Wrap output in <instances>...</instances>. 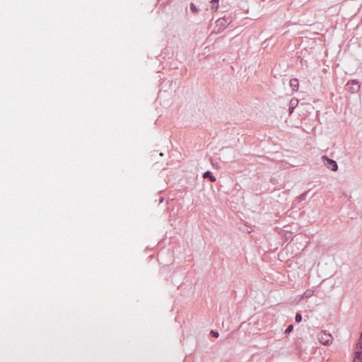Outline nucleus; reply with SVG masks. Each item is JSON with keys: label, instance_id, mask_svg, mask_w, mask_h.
<instances>
[{"label": "nucleus", "instance_id": "f257e3e1", "mask_svg": "<svg viewBox=\"0 0 362 362\" xmlns=\"http://www.w3.org/2000/svg\"><path fill=\"white\" fill-rule=\"evenodd\" d=\"M233 21V17L230 15L219 18L216 21V28H217V33L223 32L227 26H228Z\"/></svg>", "mask_w": 362, "mask_h": 362}, {"label": "nucleus", "instance_id": "f03ea898", "mask_svg": "<svg viewBox=\"0 0 362 362\" xmlns=\"http://www.w3.org/2000/svg\"><path fill=\"white\" fill-rule=\"evenodd\" d=\"M321 159L323 165L328 169L332 171H337L338 170V164L336 160L329 158L327 156H322Z\"/></svg>", "mask_w": 362, "mask_h": 362}, {"label": "nucleus", "instance_id": "7ed1b4c3", "mask_svg": "<svg viewBox=\"0 0 362 362\" xmlns=\"http://www.w3.org/2000/svg\"><path fill=\"white\" fill-rule=\"evenodd\" d=\"M346 89L351 93H356L360 90V83L357 79L349 80L346 84Z\"/></svg>", "mask_w": 362, "mask_h": 362}, {"label": "nucleus", "instance_id": "20e7f679", "mask_svg": "<svg viewBox=\"0 0 362 362\" xmlns=\"http://www.w3.org/2000/svg\"><path fill=\"white\" fill-rule=\"evenodd\" d=\"M318 339L320 343L324 345H329L333 339L332 336L330 334L327 333L320 334Z\"/></svg>", "mask_w": 362, "mask_h": 362}, {"label": "nucleus", "instance_id": "39448f33", "mask_svg": "<svg viewBox=\"0 0 362 362\" xmlns=\"http://www.w3.org/2000/svg\"><path fill=\"white\" fill-rule=\"evenodd\" d=\"M298 100L296 98H292L290 100L289 107H288L289 115H291L293 113L294 109L298 105Z\"/></svg>", "mask_w": 362, "mask_h": 362}, {"label": "nucleus", "instance_id": "423d86ee", "mask_svg": "<svg viewBox=\"0 0 362 362\" xmlns=\"http://www.w3.org/2000/svg\"><path fill=\"white\" fill-rule=\"evenodd\" d=\"M290 86L293 91H297L299 87V81L296 78H293L290 80Z\"/></svg>", "mask_w": 362, "mask_h": 362}, {"label": "nucleus", "instance_id": "0eeeda50", "mask_svg": "<svg viewBox=\"0 0 362 362\" xmlns=\"http://www.w3.org/2000/svg\"><path fill=\"white\" fill-rule=\"evenodd\" d=\"M203 177L204 179H209L211 182H214L216 180V177L210 170H207L203 173Z\"/></svg>", "mask_w": 362, "mask_h": 362}, {"label": "nucleus", "instance_id": "6e6552de", "mask_svg": "<svg viewBox=\"0 0 362 362\" xmlns=\"http://www.w3.org/2000/svg\"><path fill=\"white\" fill-rule=\"evenodd\" d=\"M211 10L212 11H217L219 8V0H211Z\"/></svg>", "mask_w": 362, "mask_h": 362}, {"label": "nucleus", "instance_id": "1a4fd4ad", "mask_svg": "<svg viewBox=\"0 0 362 362\" xmlns=\"http://www.w3.org/2000/svg\"><path fill=\"white\" fill-rule=\"evenodd\" d=\"M189 10L194 15L199 14V9L197 8V6L193 2H191L189 4Z\"/></svg>", "mask_w": 362, "mask_h": 362}, {"label": "nucleus", "instance_id": "9d476101", "mask_svg": "<svg viewBox=\"0 0 362 362\" xmlns=\"http://www.w3.org/2000/svg\"><path fill=\"white\" fill-rule=\"evenodd\" d=\"M308 194V191H305V192H303L302 194H300L299 196H298L296 198V201L298 202H301L305 200Z\"/></svg>", "mask_w": 362, "mask_h": 362}, {"label": "nucleus", "instance_id": "9b49d317", "mask_svg": "<svg viewBox=\"0 0 362 362\" xmlns=\"http://www.w3.org/2000/svg\"><path fill=\"white\" fill-rule=\"evenodd\" d=\"M314 294V290L313 289H307L303 294V297L305 298H310Z\"/></svg>", "mask_w": 362, "mask_h": 362}, {"label": "nucleus", "instance_id": "f8f14e48", "mask_svg": "<svg viewBox=\"0 0 362 362\" xmlns=\"http://www.w3.org/2000/svg\"><path fill=\"white\" fill-rule=\"evenodd\" d=\"M302 315L300 312H298L296 313V315H295V321L297 323H300L301 321H302Z\"/></svg>", "mask_w": 362, "mask_h": 362}, {"label": "nucleus", "instance_id": "ddd939ff", "mask_svg": "<svg viewBox=\"0 0 362 362\" xmlns=\"http://www.w3.org/2000/svg\"><path fill=\"white\" fill-rule=\"evenodd\" d=\"M293 330V325H289L286 328L284 333H285V334H289Z\"/></svg>", "mask_w": 362, "mask_h": 362}, {"label": "nucleus", "instance_id": "4468645a", "mask_svg": "<svg viewBox=\"0 0 362 362\" xmlns=\"http://www.w3.org/2000/svg\"><path fill=\"white\" fill-rule=\"evenodd\" d=\"M210 335L212 337H214V338H218L219 337V333L218 331H216V330H214V329H211L210 331Z\"/></svg>", "mask_w": 362, "mask_h": 362}, {"label": "nucleus", "instance_id": "2eb2a0df", "mask_svg": "<svg viewBox=\"0 0 362 362\" xmlns=\"http://www.w3.org/2000/svg\"><path fill=\"white\" fill-rule=\"evenodd\" d=\"M270 182L273 185H276L278 184V179L276 178V177H271L270 178Z\"/></svg>", "mask_w": 362, "mask_h": 362}]
</instances>
